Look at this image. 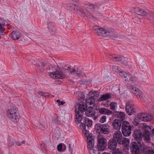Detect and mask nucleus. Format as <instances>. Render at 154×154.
Here are the masks:
<instances>
[{
	"label": "nucleus",
	"instance_id": "f257e3e1",
	"mask_svg": "<svg viewBox=\"0 0 154 154\" xmlns=\"http://www.w3.org/2000/svg\"><path fill=\"white\" fill-rule=\"evenodd\" d=\"M78 108L76 106L75 111V122L77 124L80 123L82 119L83 113L85 111V113L87 116L91 117L95 115L96 113L95 110L93 107L90 106L87 108V104L85 102H82L77 104Z\"/></svg>",
	"mask_w": 154,
	"mask_h": 154
},
{
	"label": "nucleus",
	"instance_id": "f03ea898",
	"mask_svg": "<svg viewBox=\"0 0 154 154\" xmlns=\"http://www.w3.org/2000/svg\"><path fill=\"white\" fill-rule=\"evenodd\" d=\"M122 135L120 131H116L114 134L113 138L110 139L108 143V148L112 151L116 148L117 143L121 144Z\"/></svg>",
	"mask_w": 154,
	"mask_h": 154
},
{
	"label": "nucleus",
	"instance_id": "7ed1b4c3",
	"mask_svg": "<svg viewBox=\"0 0 154 154\" xmlns=\"http://www.w3.org/2000/svg\"><path fill=\"white\" fill-rule=\"evenodd\" d=\"M7 114L10 119L14 123H17L20 116L18 108L16 106H12L8 110Z\"/></svg>",
	"mask_w": 154,
	"mask_h": 154
},
{
	"label": "nucleus",
	"instance_id": "20e7f679",
	"mask_svg": "<svg viewBox=\"0 0 154 154\" xmlns=\"http://www.w3.org/2000/svg\"><path fill=\"white\" fill-rule=\"evenodd\" d=\"M145 146L140 141L132 142L130 145V149L133 154H139L143 152Z\"/></svg>",
	"mask_w": 154,
	"mask_h": 154
},
{
	"label": "nucleus",
	"instance_id": "39448f33",
	"mask_svg": "<svg viewBox=\"0 0 154 154\" xmlns=\"http://www.w3.org/2000/svg\"><path fill=\"white\" fill-rule=\"evenodd\" d=\"M143 135L144 136L145 140L147 141L150 140V136L154 138V128L151 130V128L145 123L141 124Z\"/></svg>",
	"mask_w": 154,
	"mask_h": 154
},
{
	"label": "nucleus",
	"instance_id": "423d86ee",
	"mask_svg": "<svg viewBox=\"0 0 154 154\" xmlns=\"http://www.w3.org/2000/svg\"><path fill=\"white\" fill-rule=\"evenodd\" d=\"M134 11L138 15L143 16H146L147 19L154 21V13L151 11H149L147 13L144 10L138 7L135 8Z\"/></svg>",
	"mask_w": 154,
	"mask_h": 154
},
{
	"label": "nucleus",
	"instance_id": "0eeeda50",
	"mask_svg": "<svg viewBox=\"0 0 154 154\" xmlns=\"http://www.w3.org/2000/svg\"><path fill=\"white\" fill-rule=\"evenodd\" d=\"M86 5L87 7L86 12L84 10H82V12L84 14L85 16L87 17L88 18H94V17L92 15L91 12L95 11L97 7V5L91 3L86 4Z\"/></svg>",
	"mask_w": 154,
	"mask_h": 154
},
{
	"label": "nucleus",
	"instance_id": "6e6552de",
	"mask_svg": "<svg viewBox=\"0 0 154 154\" xmlns=\"http://www.w3.org/2000/svg\"><path fill=\"white\" fill-rule=\"evenodd\" d=\"M106 140V139L104 138H99L97 140V147L96 148L97 150L94 148L93 149V152L94 154H100V151H103L106 148V143L105 142Z\"/></svg>",
	"mask_w": 154,
	"mask_h": 154
},
{
	"label": "nucleus",
	"instance_id": "1a4fd4ad",
	"mask_svg": "<svg viewBox=\"0 0 154 154\" xmlns=\"http://www.w3.org/2000/svg\"><path fill=\"white\" fill-rule=\"evenodd\" d=\"M94 129L96 133L99 134L97 136L98 140L99 138H104L102 134H106V124L97 123L94 125Z\"/></svg>",
	"mask_w": 154,
	"mask_h": 154
},
{
	"label": "nucleus",
	"instance_id": "9d476101",
	"mask_svg": "<svg viewBox=\"0 0 154 154\" xmlns=\"http://www.w3.org/2000/svg\"><path fill=\"white\" fill-rule=\"evenodd\" d=\"M49 75L52 78L55 79H63L65 77V75L62 72V71L56 69L54 71L50 72Z\"/></svg>",
	"mask_w": 154,
	"mask_h": 154
},
{
	"label": "nucleus",
	"instance_id": "9b49d317",
	"mask_svg": "<svg viewBox=\"0 0 154 154\" xmlns=\"http://www.w3.org/2000/svg\"><path fill=\"white\" fill-rule=\"evenodd\" d=\"M125 111L126 113L129 115H131L136 112L134 106L131 102L129 101L126 104Z\"/></svg>",
	"mask_w": 154,
	"mask_h": 154
},
{
	"label": "nucleus",
	"instance_id": "f8f14e48",
	"mask_svg": "<svg viewBox=\"0 0 154 154\" xmlns=\"http://www.w3.org/2000/svg\"><path fill=\"white\" fill-rule=\"evenodd\" d=\"M93 29L95 34L100 36L101 38H103V37H106V31L105 29L96 26L93 28Z\"/></svg>",
	"mask_w": 154,
	"mask_h": 154
},
{
	"label": "nucleus",
	"instance_id": "ddd939ff",
	"mask_svg": "<svg viewBox=\"0 0 154 154\" xmlns=\"http://www.w3.org/2000/svg\"><path fill=\"white\" fill-rule=\"evenodd\" d=\"M137 118L140 120L145 122L150 121L153 118L152 116L151 115L143 113H138Z\"/></svg>",
	"mask_w": 154,
	"mask_h": 154
},
{
	"label": "nucleus",
	"instance_id": "4468645a",
	"mask_svg": "<svg viewBox=\"0 0 154 154\" xmlns=\"http://www.w3.org/2000/svg\"><path fill=\"white\" fill-rule=\"evenodd\" d=\"M133 136L134 139L137 140V141H140L141 143L142 142V137L144 136L143 135L141 131L139 129H135L134 132Z\"/></svg>",
	"mask_w": 154,
	"mask_h": 154
},
{
	"label": "nucleus",
	"instance_id": "2eb2a0df",
	"mask_svg": "<svg viewBox=\"0 0 154 154\" xmlns=\"http://www.w3.org/2000/svg\"><path fill=\"white\" fill-rule=\"evenodd\" d=\"M119 34L114 29L109 28L106 29V37L110 38H117L119 37Z\"/></svg>",
	"mask_w": 154,
	"mask_h": 154
},
{
	"label": "nucleus",
	"instance_id": "dca6fc26",
	"mask_svg": "<svg viewBox=\"0 0 154 154\" xmlns=\"http://www.w3.org/2000/svg\"><path fill=\"white\" fill-rule=\"evenodd\" d=\"M83 121V122L81 123L80 125V127H86L87 126L88 127H91L93 123L92 121L88 118H83L82 116V121Z\"/></svg>",
	"mask_w": 154,
	"mask_h": 154
},
{
	"label": "nucleus",
	"instance_id": "f3484780",
	"mask_svg": "<svg viewBox=\"0 0 154 154\" xmlns=\"http://www.w3.org/2000/svg\"><path fill=\"white\" fill-rule=\"evenodd\" d=\"M92 134H89L87 136V139L88 141V147L90 150H91L94 146V139L92 137Z\"/></svg>",
	"mask_w": 154,
	"mask_h": 154
},
{
	"label": "nucleus",
	"instance_id": "a211bd4d",
	"mask_svg": "<svg viewBox=\"0 0 154 154\" xmlns=\"http://www.w3.org/2000/svg\"><path fill=\"white\" fill-rule=\"evenodd\" d=\"M131 92L135 95L138 98L141 99L143 97L142 92L138 88L136 87L131 88Z\"/></svg>",
	"mask_w": 154,
	"mask_h": 154
},
{
	"label": "nucleus",
	"instance_id": "6ab92c4d",
	"mask_svg": "<svg viewBox=\"0 0 154 154\" xmlns=\"http://www.w3.org/2000/svg\"><path fill=\"white\" fill-rule=\"evenodd\" d=\"M22 33L18 31H13L11 33V38L14 40H17L20 38Z\"/></svg>",
	"mask_w": 154,
	"mask_h": 154
},
{
	"label": "nucleus",
	"instance_id": "aec40b11",
	"mask_svg": "<svg viewBox=\"0 0 154 154\" xmlns=\"http://www.w3.org/2000/svg\"><path fill=\"white\" fill-rule=\"evenodd\" d=\"M113 115L119 118V120L123 122L125 119V114L123 112L115 111L113 113Z\"/></svg>",
	"mask_w": 154,
	"mask_h": 154
},
{
	"label": "nucleus",
	"instance_id": "412c9836",
	"mask_svg": "<svg viewBox=\"0 0 154 154\" xmlns=\"http://www.w3.org/2000/svg\"><path fill=\"white\" fill-rule=\"evenodd\" d=\"M122 122L119 119H115L112 123V126L115 129L119 130L122 127Z\"/></svg>",
	"mask_w": 154,
	"mask_h": 154
},
{
	"label": "nucleus",
	"instance_id": "4be33fe9",
	"mask_svg": "<svg viewBox=\"0 0 154 154\" xmlns=\"http://www.w3.org/2000/svg\"><path fill=\"white\" fill-rule=\"evenodd\" d=\"M48 29L50 33L54 32H55L56 26L54 23L53 22H49L48 23Z\"/></svg>",
	"mask_w": 154,
	"mask_h": 154
},
{
	"label": "nucleus",
	"instance_id": "5701e85b",
	"mask_svg": "<svg viewBox=\"0 0 154 154\" xmlns=\"http://www.w3.org/2000/svg\"><path fill=\"white\" fill-rule=\"evenodd\" d=\"M122 131L124 136H129L131 134V128H122Z\"/></svg>",
	"mask_w": 154,
	"mask_h": 154
},
{
	"label": "nucleus",
	"instance_id": "b1692460",
	"mask_svg": "<svg viewBox=\"0 0 154 154\" xmlns=\"http://www.w3.org/2000/svg\"><path fill=\"white\" fill-rule=\"evenodd\" d=\"M143 152L144 154H154V150L151 148L145 146Z\"/></svg>",
	"mask_w": 154,
	"mask_h": 154
},
{
	"label": "nucleus",
	"instance_id": "393cba45",
	"mask_svg": "<svg viewBox=\"0 0 154 154\" xmlns=\"http://www.w3.org/2000/svg\"><path fill=\"white\" fill-rule=\"evenodd\" d=\"M88 96H87V98L85 99V103H89V104L91 105L94 104L95 103L94 100V99L91 98V96L89 95V94H88Z\"/></svg>",
	"mask_w": 154,
	"mask_h": 154
},
{
	"label": "nucleus",
	"instance_id": "a878e982",
	"mask_svg": "<svg viewBox=\"0 0 154 154\" xmlns=\"http://www.w3.org/2000/svg\"><path fill=\"white\" fill-rule=\"evenodd\" d=\"M69 7L71 8V11H75L76 10L78 11L79 9V8L78 5L75 4L69 3Z\"/></svg>",
	"mask_w": 154,
	"mask_h": 154
},
{
	"label": "nucleus",
	"instance_id": "bb28decb",
	"mask_svg": "<svg viewBox=\"0 0 154 154\" xmlns=\"http://www.w3.org/2000/svg\"><path fill=\"white\" fill-rule=\"evenodd\" d=\"M89 95H90L92 98L94 99V100L97 99L99 97V93L96 91L92 92L91 91L89 92Z\"/></svg>",
	"mask_w": 154,
	"mask_h": 154
},
{
	"label": "nucleus",
	"instance_id": "cd10ccee",
	"mask_svg": "<svg viewBox=\"0 0 154 154\" xmlns=\"http://www.w3.org/2000/svg\"><path fill=\"white\" fill-rule=\"evenodd\" d=\"M125 76L124 77L125 81L126 82H130L131 83L133 82V78L131 75L130 74H125Z\"/></svg>",
	"mask_w": 154,
	"mask_h": 154
},
{
	"label": "nucleus",
	"instance_id": "c85d7f7f",
	"mask_svg": "<svg viewBox=\"0 0 154 154\" xmlns=\"http://www.w3.org/2000/svg\"><path fill=\"white\" fill-rule=\"evenodd\" d=\"M122 128H131L130 123L126 121H123L122 122Z\"/></svg>",
	"mask_w": 154,
	"mask_h": 154
},
{
	"label": "nucleus",
	"instance_id": "c756f323",
	"mask_svg": "<svg viewBox=\"0 0 154 154\" xmlns=\"http://www.w3.org/2000/svg\"><path fill=\"white\" fill-rule=\"evenodd\" d=\"M95 110L99 111L100 114H106V108H105L96 107Z\"/></svg>",
	"mask_w": 154,
	"mask_h": 154
},
{
	"label": "nucleus",
	"instance_id": "7c9ffc66",
	"mask_svg": "<svg viewBox=\"0 0 154 154\" xmlns=\"http://www.w3.org/2000/svg\"><path fill=\"white\" fill-rule=\"evenodd\" d=\"M140 121L138 118H135L133 121V124L135 126H138L140 124Z\"/></svg>",
	"mask_w": 154,
	"mask_h": 154
},
{
	"label": "nucleus",
	"instance_id": "2f4dec72",
	"mask_svg": "<svg viewBox=\"0 0 154 154\" xmlns=\"http://www.w3.org/2000/svg\"><path fill=\"white\" fill-rule=\"evenodd\" d=\"M130 143V140L127 138H125L122 141V140L121 144L123 145L125 144L126 145H128Z\"/></svg>",
	"mask_w": 154,
	"mask_h": 154
},
{
	"label": "nucleus",
	"instance_id": "473e14b6",
	"mask_svg": "<svg viewBox=\"0 0 154 154\" xmlns=\"http://www.w3.org/2000/svg\"><path fill=\"white\" fill-rule=\"evenodd\" d=\"M9 143H8V146H13L15 143V140L12 138L9 137L8 138Z\"/></svg>",
	"mask_w": 154,
	"mask_h": 154
},
{
	"label": "nucleus",
	"instance_id": "72a5a7b5",
	"mask_svg": "<svg viewBox=\"0 0 154 154\" xmlns=\"http://www.w3.org/2000/svg\"><path fill=\"white\" fill-rule=\"evenodd\" d=\"M40 65L42 69V72H43L45 70V67L47 66V63L44 62H41Z\"/></svg>",
	"mask_w": 154,
	"mask_h": 154
},
{
	"label": "nucleus",
	"instance_id": "f704fd0d",
	"mask_svg": "<svg viewBox=\"0 0 154 154\" xmlns=\"http://www.w3.org/2000/svg\"><path fill=\"white\" fill-rule=\"evenodd\" d=\"M35 68L36 71L39 73L42 72V69L40 63H36L35 65Z\"/></svg>",
	"mask_w": 154,
	"mask_h": 154
},
{
	"label": "nucleus",
	"instance_id": "c9c22d12",
	"mask_svg": "<svg viewBox=\"0 0 154 154\" xmlns=\"http://www.w3.org/2000/svg\"><path fill=\"white\" fill-rule=\"evenodd\" d=\"M117 103L115 102H112L110 104V108L112 110H114L116 107L117 106Z\"/></svg>",
	"mask_w": 154,
	"mask_h": 154
},
{
	"label": "nucleus",
	"instance_id": "e433bc0d",
	"mask_svg": "<svg viewBox=\"0 0 154 154\" xmlns=\"http://www.w3.org/2000/svg\"><path fill=\"white\" fill-rule=\"evenodd\" d=\"M123 57H121L120 56H115L114 57V58H115L116 60L115 61L118 62L119 61H122Z\"/></svg>",
	"mask_w": 154,
	"mask_h": 154
},
{
	"label": "nucleus",
	"instance_id": "4c0bfd02",
	"mask_svg": "<svg viewBox=\"0 0 154 154\" xmlns=\"http://www.w3.org/2000/svg\"><path fill=\"white\" fill-rule=\"evenodd\" d=\"M112 154H123L118 148L116 149H114L112 151Z\"/></svg>",
	"mask_w": 154,
	"mask_h": 154
},
{
	"label": "nucleus",
	"instance_id": "58836bf2",
	"mask_svg": "<svg viewBox=\"0 0 154 154\" xmlns=\"http://www.w3.org/2000/svg\"><path fill=\"white\" fill-rule=\"evenodd\" d=\"M120 71H119V75L122 78H124V77L125 76V74H127L125 72L122 71V70L120 69Z\"/></svg>",
	"mask_w": 154,
	"mask_h": 154
},
{
	"label": "nucleus",
	"instance_id": "ea45409f",
	"mask_svg": "<svg viewBox=\"0 0 154 154\" xmlns=\"http://www.w3.org/2000/svg\"><path fill=\"white\" fill-rule=\"evenodd\" d=\"M126 58L123 57L122 60V63L125 66L128 65V62L127 60H126Z\"/></svg>",
	"mask_w": 154,
	"mask_h": 154
},
{
	"label": "nucleus",
	"instance_id": "a19ab883",
	"mask_svg": "<svg viewBox=\"0 0 154 154\" xmlns=\"http://www.w3.org/2000/svg\"><path fill=\"white\" fill-rule=\"evenodd\" d=\"M106 100V94H103L98 100V102H101V101Z\"/></svg>",
	"mask_w": 154,
	"mask_h": 154
},
{
	"label": "nucleus",
	"instance_id": "79ce46f5",
	"mask_svg": "<svg viewBox=\"0 0 154 154\" xmlns=\"http://www.w3.org/2000/svg\"><path fill=\"white\" fill-rule=\"evenodd\" d=\"M63 144L60 143L57 146V150L60 152H62L63 148Z\"/></svg>",
	"mask_w": 154,
	"mask_h": 154
},
{
	"label": "nucleus",
	"instance_id": "37998d69",
	"mask_svg": "<svg viewBox=\"0 0 154 154\" xmlns=\"http://www.w3.org/2000/svg\"><path fill=\"white\" fill-rule=\"evenodd\" d=\"M112 70L115 72L118 73L119 71H120V69L118 68V67L116 66H113L112 67Z\"/></svg>",
	"mask_w": 154,
	"mask_h": 154
},
{
	"label": "nucleus",
	"instance_id": "c03bdc74",
	"mask_svg": "<svg viewBox=\"0 0 154 154\" xmlns=\"http://www.w3.org/2000/svg\"><path fill=\"white\" fill-rule=\"evenodd\" d=\"M52 122L58 125L60 123V121L57 117L54 119V120H53Z\"/></svg>",
	"mask_w": 154,
	"mask_h": 154
},
{
	"label": "nucleus",
	"instance_id": "a18cd8bd",
	"mask_svg": "<svg viewBox=\"0 0 154 154\" xmlns=\"http://www.w3.org/2000/svg\"><path fill=\"white\" fill-rule=\"evenodd\" d=\"M106 121V116H103L100 120V122L101 123H104Z\"/></svg>",
	"mask_w": 154,
	"mask_h": 154
},
{
	"label": "nucleus",
	"instance_id": "49530a36",
	"mask_svg": "<svg viewBox=\"0 0 154 154\" xmlns=\"http://www.w3.org/2000/svg\"><path fill=\"white\" fill-rule=\"evenodd\" d=\"M111 97L112 96L109 93H106V104L108 105L109 104L108 103L109 102V101L108 100L109 99H111Z\"/></svg>",
	"mask_w": 154,
	"mask_h": 154
},
{
	"label": "nucleus",
	"instance_id": "de8ad7c7",
	"mask_svg": "<svg viewBox=\"0 0 154 154\" xmlns=\"http://www.w3.org/2000/svg\"><path fill=\"white\" fill-rule=\"evenodd\" d=\"M82 129H83V132L85 135L88 134L89 132V131L86 129V127H80Z\"/></svg>",
	"mask_w": 154,
	"mask_h": 154
},
{
	"label": "nucleus",
	"instance_id": "09e8293b",
	"mask_svg": "<svg viewBox=\"0 0 154 154\" xmlns=\"http://www.w3.org/2000/svg\"><path fill=\"white\" fill-rule=\"evenodd\" d=\"M67 69H66L67 70L69 71L72 74L73 72H76V70L75 69H72L70 68L69 66H68L67 67Z\"/></svg>",
	"mask_w": 154,
	"mask_h": 154
},
{
	"label": "nucleus",
	"instance_id": "8fccbe9b",
	"mask_svg": "<svg viewBox=\"0 0 154 154\" xmlns=\"http://www.w3.org/2000/svg\"><path fill=\"white\" fill-rule=\"evenodd\" d=\"M79 100L81 101H83L85 99V95L84 94L82 93L81 94V96L79 98Z\"/></svg>",
	"mask_w": 154,
	"mask_h": 154
},
{
	"label": "nucleus",
	"instance_id": "3c124183",
	"mask_svg": "<svg viewBox=\"0 0 154 154\" xmlns=\"http://www.w3.org/2000/svg\"><path fill=\"white\" fill-rule=\"evenodd\" d=\"M88 82V81L86 80H82L80 81L81 85H85Z\"/></svg>",
	"mask_w": 154,
	"mask_h": 154
},
{
	"label": "nucleus",
	"instance_id": "603ef678",
	"mask_svg": "<svg viewBox=\"0 0 154 154\" xmlns=\"http://www.w3.org/2000/svg\"><path fill=\"white\" fill-rule=\"evenodd\" d=\"M112 113V111L106 109V115H110Z\"/></svg>",
	"mask_w": 154,
	"mask_h": 154
},
{
	"label": "nucleus",
	"instance_id": "864d4df0",
	"mask_svg": "<svg viewBox=\"0 0 154 154\" xmlns=\"http://www.w3.org/2000/svg\"><path fill=\"white\" fill-rule=\"evenodd\" d=\"M51 96V95L48 93H45L44 97H50V96Z\"/></svg>",
	"mask_w": 154,
	"mask_h": 154
},
{
	"label": "nucleus",
	"instance_id": "5fc2aeb1",
	"mask_svg": "<svg viewBox=\"0 0 154 154\" xmlns=\"http://www.w3.org/2000/svg\"><path fill=\"white\" fill-rule=\"evenodd\" d=\"M39 126L40 129L42 130L44 129L45 127V125L41 124H40Z\"/></svg>",
	"mask_w": 154,
	"mask_h": 154
},
{
	"label": "nucleus",
	"instance_id": "6e6d98bb",
	"mask_svg": "<svg viewBox=\"0 0 154 154\" xmlns=\"http://www.w3.org/2000/svg\"><path fill=\"white\" fill-rule=\"evenodd\" d=\"M63 148L62 149V152H64L65 151L66 149V146L63 143Z\"/></svg>",
	"mask_w": 154,
	"mask_h": 154
},
{
	"label": "nucleus",
	"instance_id": "4d7b16f0",
	"mask_svg": "<svg viewBox=\"0 0 154 154\" xmlns=\"http://www.w3.org/2000/svg\"><path fill=\"white\" fill-rule=\"evenodd\" d=\"M106 81H107L109 83L112 82V79L111 78H109V77H107V79H106Z\"/></svg>",
	"mask_w": 154,
	"mask_h": 154
},
{
	"label": "nucleus",
	"instance_id": "13d9d810",
	"mask_svg": "<svg viewBox=\"0 0 154 154\" xmlns=\"http://www.w3.org/2000/svg\"><path fill=\"white\" fill-rule=\"evenodd\" d=\"M38 94L42 96H44V94L45 93L42 91H39L38 92Z\"/></svg>",
	"mask_w": 154,
	"mask_h": 154
},
{
	"label": "nucleus",
	"instance_id": "bf43d9fd",
	"mask_svg": "<svg viewBox=\"0 0 154 154\" xmlns=\"http://www.w3.org/2000/svg\"><path fill=\"white\" fill-rule=\"evenodd\" d=\"M5 20H3L2 21V22L1 23H0V24H1V25H1L2 26H3V27L5 26Z\"/></svg>",
	"mask_w": 154,
	"mask_h": 154
},
{
	"label": "nucleus",
	"instance_id": "052dcab7",
	"mask_svg": "<svg viewBox=\"0 0 154 154\" xmlns=\"http://www.w3.org/2000/svg\"><path fill=\"white\" fill-rule=\"evenodd\" d=\"M1 24H0V30H2V31H4L5 30V28L2 26Z\"/></svg>",
	"mask_w": 154,
	"mask_h": 154
},
{
	"label": "nucleus",
	"instance_id": "680f3d73",
	"mask_svg": "<svg viewBox=\"0 0 154 154\" xmlns=\"http://www.w3.org/2000/svg\"><path fill=\"white\" fill-rule=\"evenodd\" d=\"M14 143H15L16 144V145H17L18 146H20L21 145V143H20L19 142H17V141H15V142Z\"/></svg>",
	"mask_w": 154,
	"mask_h": 154
},
{
	"label": "nucleus",
	"instance_id": "e2e57ef3",
	"mask_svg": "<svg viewBox=\"0 0 154 154\" xmlns=\"http://www.w3.org/2000/svg\"><path fill=\"white\" fill-rule=\"evenodd\" d=\"M65 103V102L64 101H60V103H58V105H63Z\"/></svg>",
	"mask_w": 154,
	"mask_h": 154
},
{
	"label": "nucleus",
	"instance_id": "0e129e2a",
	"mask_svg": "<svg viewBox=\"0 0 154 154\" xmlns=\"http://www.w3.org/2000/svg\"><path fill=\"white\" fill-rule=\"evenodd\" d=\"M93 116V119L94 120H96L98 118L97 116H94H94Z\"/></svg>",
	"mask_w": 154,
	"mask_h": 154
},
{
	"label": "nucleus",
	"instance_id": "69168bd1",
	"mask_svg": "<svg viewBox=\"0 0 154 154\" xmlns=\"http://www.w3.org/2000/svg\"><path fill=\"white\" fill-rule=\"evenodd\" d=\"M78 76H80L82 75V73H77L76 74Z\"/></svg>",
	"mask_w": 154,
	"mask_h": 154
},
{
	"label": "nucleus",
	"instance_id": "338daca9",
	"mask_svg": "<svg viewBox=\"0 0 154 154\" xmlns=\"http://www.w3.org/2000/svg\"><path fill=\"white\" fill-rule=\"evenodd\" d=\"M48 11H49V12H51L53 10L52 8H49L48 9Z\"/></svg>",
	"mask_w": 154,
	"mask_h": 154
},
{
	"label": "nucleus",
	"instance_id": "774afa93",
	"mask_svg": "<svg viewBox=\"0 0 154 154\" xmlns=\"http://www.w3.org/2000/svg\"><path fill=\"white\" fill-rule=\"evenodd\" d=\"M25 143V142L24 141V140H23L22 141L21 143V144H24Z\"/></svg>",
	"mask_w": 154,
	"mask_h": 154
}]
</instances>
